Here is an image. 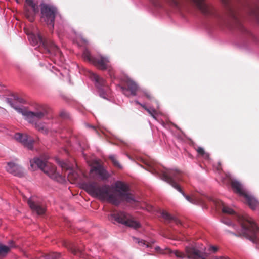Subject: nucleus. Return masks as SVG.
<instances>
[{"instance_id":"nucleus-30","label":"nucleus","mask_w":259,"mask_h":259,"mask_svg":"<svg viewBox=\"0 0 259 259\" xmlns=\"http://www.w3.org/2000/svg\"><path fill=\"white\" fill-rule=\"evenodd\" d=\"M144 96H145L148 99L151 100L153 97L152 95L148 92L145 91L143 92Z\"/></svg>"},{"instance_id":"nucleus-14","label":"nucleus","mask_w":259,"mask_h":259,"mask_svg":"<svg viewBox=\"0 0 259 259\" xmlns=\"http://www.w3.org/2000/svg\"><path fill=\"white\" fill-rule=\"evenodd\" d=\"M27 203L31 209L38 215H42L45 213L46 211L45 207L40 203L36 202L33 197L28 199Z\"/></svg>"},{"instance_id":"nucleus-18","label":"nucleus","mask_w":259,"mask_h":259,"mask_svg":"<svg viewBox=\"0 0 259 259\" xmlns=\"http://www.w3.org/2000/svg\"><path fill=\"white\" fill-rule=\"evenodd\" d=\"M243 197L245 203H246L252 209H255L258 205V202L254 198L247 193Z\"/></svg>"},{"instance_id":"nucleus-8","label":"nucleus","mask_w":259,"mask_h":259,"mask_svg":"<svg viewBox=\"0 0 259 259\" xmlns=\"http://www.w3.org/2000/svg\"><path fill=\"white\" fill-rule=\"evenodd\" d=\"M110 219L134 229L140 227L139 222L135 221L131 215L123 211H114L111 214Z\"/></svg>"},{"instance_id":"nucleus-13","label":"nucleus","mask_w":259,"mask_h":259,"mask_svg":"<svg viewBox=\"0 0 259 259\" xmlns=\"http://www.w3.org/2000/svg\"><path fill=\"white\" fill-rule=\"evenodd\" d=\"M109 60L108 57L99 55L94 58L93 64L101 70H105L109 67Z\"/></svg>"},{"instance_id":"nucleus-4","label":"nucleus","mask_w":259,"mask_h":259,"mask_svg":"<svg viewBox=\"0 0 259 259\" xmlns=\"http://www.w3.org/2000/svg\"><path fill=\"white\" fill-rule=\"evenodd\" d=\"M181 172L178 170L166 169L162 173V179L172 187L181 193L185 198L190 203L197 204L201 202V200L195 196H189L185 194L178 182L181 180Z\"/></svg>"},{"instance_id":"nucleus-22","label":"nucleus","mask_w":259,"mask_h":259,"mask_svg":"<svg viewBox=\"0 0 259 259\" xmlns=\"http://www.w3.org/2000/svg\"><path fill=\"white\" fill-rule=\"evenodd\" d=\"M133 239L135 242L137 243L140 246H145L147 248H151L152 246V244L154 243V241L147 242L142 239L140 240V239L137 238H134Z\"/></svg>"},{"instance_id":"nucleus-44","label":"nucleus","mask_w":259,"mask_h":259,"mask_svg":"<svg viewBox=\"0 0 259 259\" xmlns=\"http://www.w3.org/2000/svg\"><path fill=\"white\" fill-rule=\"evenodd\" d=\"M227 225H229V223H225Z\"/></svg>"},{"instance_id":"nucleus-2","label":"nucleus","mask_w":259,"mask_h":259,"mask_svg":"<svg viewBox=\"0 0 259 259\" xmlns=\"http://www.w3.org/2000/svg\"><path fill=\"white\" fill-rule=\"evenodd\" d=\"M217 205L222 208L223 213L233 215L234 219L237 220L241 226V230L238 232V236H243L249 239L253 243H257L259 237V227L254 221L246 213L237 214L235 211L226 205L223 202L219 200L216 202ZM229 233L237 236L236 234L227 231Z\"/></svg>"},{"instance_id":"nucleus-7","label":"nucleus","mask_w":259,"mask_h":259,"mask_svg":"<svg viewBox=\"0 0 259 259\" xmlns=\"http://www.w3.org/2000/svg\"><path fill=\"white\" fill-rule=\"evenodd\" d=\"M30 166L32 169H34L37 166L52 179H56L59 176L54 165L39 158H35L33 161H30Z\"/></svg>"},{"instance_id":"nucleus-24","label":"nucleus","mask_w":259,"mask_h":259,"mask_svg":"<svg viewBox=\"0 0 259 259\" xmlns=\"http://www.w3.org/2000/svg\"><path fill=\"white\" fill-rule=\"evenodd\" d=\"M82 57L84 60L88 61L92 63H93V59L94 57H92L91 53L88 50H85L84 51Z\"/></svg>"},{"instance_id":"nucleus-25","label":"nucleus","mask_w":259,"mask_h":259,"mask_svg":"<svg viewBox=\"0 0 259 259\" xmlns=\"http://www.w3.org/2000/svg\"><path fill=\"white\" fill-rule=\"evenodd\" d=\"M40 259H63L60 253H52L46 255Z\"/></svg>"},{"instance_id":"nucleus-35","label":"nucleus","mask_w":259,"mask_h":259,"mask_svg":"<svg viewBox=\"0 0 259 259\" xmlns=\"http://www.w3.org/2000/svg\"><path fill=\"white\" fill-rule=\"evenodd\" d=\"M210 250H212V251L215 252H216L217 251L218 248L215 246H211L210 248Z\"/></svg>"},{"instance_id":"nucleus-28","label":"nucleus","mask_w":259,"mask_h":259,"mask_svg":"<svg viewBox=\"0 0 259 259\" xmlns=\"http://www.w3.org/2000/svg\"><path fill=\"white\" fill-rule=\"evenodd\" d=\"M146 111H147V112L153 118H156V115H157V112L155 109L150 108H148Z\"/></svg>"},{"instance_id":"nucleus-15","label":"nucleus","mask_w":259,"mask_h":259,"mask_svg":"<svg viewBox=\"0 0 259 259\" xmlns=\"http://www.w3.org/2000/svg\"><path fill=\"white\" fill-rule=\"evenodd\" d=\"M7 171L15 176L22 177L24 176L23 170L19 165L13 163L9 162L6 166Z\"/></svg>"},{"instance_id":"nucleus-43","label":"nucleus","mask_w":259,"mask_h":259,"mask_svg":"<svg viewBox=\"0 0 259 259\" xmlns=\"http://www.w3.org/2000/svg\"><path fill=\"white\" fill-rule=\"evenodd\" d=\"M71 174H69V176H68V177H69V178H70V177H71Z\"/></svg>"},{"instance_id":"nucleus-9","label":"nucleus","mask_w":259,"mask_h":259,"mask_svg":"<svg viewBox=\"0 0 259 259\" xmlns=\"http://www.w3.org/2000/svg\"><path fill=\"white\" fill-rule=\"evenodd\" d=\"M168 253H174L179 258H184L186 256L190 259H206L208 255L207 253L202 252L194 247H186L185 248L186 254L178 250L174 251L167 249Z\"/></svg>"},{"instance_id":"nucleus-42","label":"nucleus","mask_w":259,"mask_h":259,"mask_svg":"<svg viewBox=\"0 0 259 259\" xmlns=\"http://www.w3.org/2000/svg\"><path fill=\"white\" fill-rule=\"evenodd\" d=\"M188 155H189V156H190L191 157H192V155L190 153H188Z\"/></svg>"},{"instance_id":"nucleus-34","label":"nucleus","mask_w":259,"mask_h":259,"mask_svg":"<svg viewBox=\"0 0 259 259\" xmlns=\"http://www.w3.org/2000/svg\"><path fill=\"white\" fill-rule=\"evenodd\" d=\"M61 166L62 168L66 169H68L69 167V166L65 163H63L62 164H61Z\"/></svg>"},{"instance_id":"nucleus-31","label":"nucleus","mask_w":259,"mask_h":259,"mask_svg":"<svg viewBox=\"0 0 259 259\" xmlns=\"http://www.w3.org/2000/svg\"><path fill=\"white\" fill-rule=\"evenodd\" d=\"M26 3L29 6L31 7V9H35V4L33 3L32 0H26Z\"/></svg>"},{"instance_id":"nucleus-33","label":"nucleus","mask_w":259,"mask_h":259,"mask_svg":"<svg viewBox=\"0 0 259 259\" xmlns=\"http://www.w3.org/2000/svg\"><path fill=\"white\" fill-rule=\"evenodd\" d=\"M60 115L61 117L63 118H65L67 117V113L65 111H62L60 112Z\"/></svg>"},{"instance_id":"nucleus-10","label":"nucleus","mask_w":259,"mask_h":259,"mask_svg":"<svg viewBox=\"0 0 259 259\" xmlns=\"http://www.w3.org/2000/svg\"><path fill=\"white\" fill-rule=\"evenodd\" d=\"M119 87L123 94L127 97L136 95L138 86L133 80L127 79L123 85Z\"/></svg>"},{"instance_id":"nucleus-37","label":"nucleus","mask_w":259,"mask_h":259,"mask_svg":"<svg viewBox=\"0 0 259 259\" xmlns=\"http://www.w3.org/2000/svg\"><path fill=\"white\" fill-rule=\"evenodd\" d=\"M147 210L149 211H152L153 210V208H152V207L149 206L148 207Z\"/></svg>"},{"instance_id":"nucleus-16","label":"nucleus","mask_w":259,"mask_h":259,"mask_svg":"<svg viewBox=\"0 0 259 259\" xmlns=\"http://www.w3.org/2000/svg\"><path fill=\"white\" fill-rule=\"evenodd\" d=\"M91 172H96L102 179V180L108 179L110 175L108 171L100 164H97L92 166L91 169Z\"/></svg>"},{"instance_id":"nucleus-32","label":"nucleus","mask_w":259,"mask_h":259,"mask_svg":"<svg viewBox=\"0 0 259 259\" xmlns=\"http://www.w3.org/2000/svg\"><path fill=\"white\" fill-rule=\"evenodd\" d=\"M107 69L108 70V72H109L110 76H111V77H112V76H113V75L114 74V71L113 70V69L112 67H111L110 66V65H109V67Z\"/></svg>"},{"instance_id":"nucleus-27","label":"nucleus","mask_w":259,"mask_h":259,"mask_svg":"<svg viewBox=\"0 0 259 259\" xmlns=\"http://www.w3.org/2000/svg\"><path fill=\"white\" fill-rule=\"evenodd\" d=\"M69 248L71 252L75 255H80L81 253V250L80 248H77L73 245L71 246H69Z\"/></svg>"},{"instance_id":"nucleus-41","label":"nucleus","mask_w":259,"mask_h":259,"mask_svg":"<svg viewBox=\"0 0 259 259\" xmlns=\"http://www.w3.org/2000/svg\"><path fill=\"white\" fill-rule=\"evenodd\" d=\"M23 99H20V100H19V101L20 102H23Z\"/></svg>"},{"instance_id":"nucleus-20","label":"nucleus","mask_w":259,"mask_h":259,"mask_svg":"<svg viewBox=\"0 0 259 259\" xmlns=\"http://www.w3.org/2000/svg\"><path fill=\"white\" fill-rule=\"evenodd\" d=\"M35 9H29L26 8L25 10V16L30 22H33L35 19Z\"/></svg>"},{"instance_id":"nucleus-36","label":"nucleus","mask_w":259,"mask_h":259,"mask_svg":"<svg viewBox=\"0 0 259 259\" xmlns=\"http://www.w3.org/2000/svg\"><path fill=\"white\" fill-rule=\"evenodd\" d=\"M140 106H141L146 111L147 110L148 108H147L145 105H143L142 104H140Z\"/></svg>"},{"instance_id":"nucleus-1","label":"nucleus","mask_w":259,"mask_h":259,"mask_svg":"<svg viewBox=\"0 0 259 259\" xmlns=\"http://www.w3.org/2000/svg\"><path fill=\"white\" fill-rule=\"evenodd\" d=\"M115 185L117 190H114L109 185H100L97 182H90L83 184V188L91 196L116 206L123 201L127 203L136 202L133 196L128 192V188L125 184L117 181Z\"/></svg>"},{"instance_id":"nucleus-23","label":"nucleus","mask_w":259,"mask_h":259,"mask_svg":"<svg viewBox=\"0 0 259 259\" xmlns=\"http://www.w3.org/2000/svg\"><path fill=\"white\" fill-rule=\"evenodd\" d=\"M10 250L9 246L0 244V258L4 257Z\"/></svg>"},{"instance_id":"nucleus-26","label":"nucleus","mask_w":259,"mask_h":259,"mask_svg":"<svg viewBox=\"0 0 259 259\" xmlns=\"http://www.w3.org/2000/svg\"><path fill=\"white\" fill-rule=\"evenodd\" d=\"M109 159L112 161L113 165L118 167V168H121V166L119 162H118L116 157L115 155H111L109 156Z\"/></svg>"},{"instance_id":"nucleus-21","label":"nucleus","mask_w":259,"mask_h":259,"mask_svg":"<svg viewBox=\"0 0 259 259\" xmlns=\"http://www.w3.org/2000/svg\"><path fill=\"white\" fill-rule=\"evenodd\" d=\"M250 15L254 17L257 22L259 23V6L254 4L250 8Z\"/></svg>"},{"instance_id":"nucleus-12","label":"nucleus","mask_w":259,"mask_h":259,"mask_svg":"<svg viewBox=\"0 0 259 259\" xmlns=\"http://www.w3.org/2000/svg\"><path fill=\"white\" fill-rule=\"evenodd\" d=\"M14 138L28 149H32L33 148L34 141L31 137L28 135L17 133L15 134Z\"/></svg>"},{"instance_id":"nucleus-40","label":"nucleus","mask_w":259,"mask_h":259,"mask_svg":"<svg viewBox=\"0 0 259 259\" xmlns=\"http://www.w3.org/2000/svg\"><path fill=\"white\" fill-rule=\"evenodd\" d=\"M135 103H136L137 104H138V105H140V104H141V103H140L139 101H135Z\"/></svg>"},{"instance_id":"nucleus-3","label":"nucleus","mask_w":259,"mask_h":259,"mask_svg":"<svg viewBox=\"0 0 259 259\" xmlns=\"http://www.w3.org/2000/svg\"><path fill=\"white\" fill-rule=\"evenodd\" d=\"M11 105L19 113H21L28 122L34 125L35 128L39 132L44 134H48V130L47 127L39 122L40 120L45 119L48 115V110L46 106L38 105L34 111H31L25 108L14 107L11 103Z\"/></svg>"},{"instance_id":"nucleus-11","label":"nucleus","mask_w":259,"mask_h":259,"mask_svg":"<svg viewBox=\"0 0 259 259\" xmlns=\"http://www.w3.org/2000/svg\"><path fill=\"white\" fill-rule=\"evenodd\" d=\"M92 78L96 81V85L99 90L100 96L106 98V95L109 91L105 80L96 74H92Z\"/></svg>"},{"instance_id":"nucleus-29","label":"nucleus","mask_w":259,"mask_h":259,"mask_svg":"<svg viewBox=\"0 0 259 259\" xmlns=\"http://www.w3.org/2000/svg\"><path fill=\"white\" fill-rule=\"evenodd\" d=\"M197 151L198 154L201 156H204L205 154L207 155V154L205 153L204 149L202 147H198L197 149Z\"/></svg>"},{"instance_id":"nucleus-38","label":"nucleus","mask_w":259,"mask_h":259,"mask_svg":"<svg viewBox=\"0 0 259 259\" xmlns=\"http://www.w3.org/2000/svg\"><path fill=\"white\" fill-rule=\"evenodd\" d=\"M72 175L73 176L74 179H76L77 178V175L76 174H73Z\"/></svg>"},{"instance_id":"nucleus-19","label":"nucleus","mask_w":259,"mask_h":259,"mask_svg":"<svg viewBox=\"0 0 259 259\" xmlns=\"http://www.w3.org/2000/svg\"><path fill=\"white\" fill-rule=\"evenodd\" d=\"M161 217H162L166 221L169 222L171 221H174L176 224H181L180 220L172 217L169 213L165 211H162L160 212Z\"/></svg>"},{"instance_id":"nucleus-39","label":"nucleus","mask_w":259,"mask_h":259,"mask_svg":"<svg viewBox=\"0 0 259 259\" xmlns=\"http://www.w3.org/2000/svg\"><path fill=\"white\" fill-rule=\"evenodd\" d=\"M159 249H160V247H159L157 246V247H155V250L156 251H158Z\"/></svg>"},{"instance_id":"nucleus-6","label":"nucleus","mask_w":259,"mask_h":259,"mask_svg":"<svg viewBox=\"0 0 259 259\" xmlns=\"http://www.w3.org/2000/svg\"><path fill=\"white\" fill-rule=\"evenodd\" d=\"M40 7L41 21L45 23L51 30H53L55 19L57 14L56 8L47 4H41Z\"/></svg>"},{"instance_id":"nucleus-5","label":"nucleus","mask_w":259,"mask_h":259,"mask_svg":"<svg viewBox=\"0 0 259 259\" xmlns=\"http://www.w3.org/2000/svg\"><path fill=\"white\" fill-rule=\"evenodd\" d=\"M28 39L30 42L33 45H39L43 49V53L51 54L54 56L60 57L62 52L59 48L52 40L44 38L40 33L37 34H29Z\"/></svg>"},{"instance_id":"nucleus-17","label":"nucleus","mask_w":259,"mask_h":259,"mask_svg":"<svg viewBox=\"0 0 259 259\" xmlns=\"http://www.w3.org/2000/svg\"><path fill=\"white\" fill-rule=\"evenodd\" d=\"M231 187L236 193L242 197L246 194V192L242 189L241 184L237 181H232Z\"/></svg>"}]
</instances>
